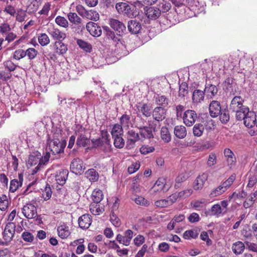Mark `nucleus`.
Here are the masks:
<instances>
[{"label": "nucleus", "instance_id": "f257e3e1", "mask_svg": "<svg viewBox=\"0 0 257 257\" xmlns=\"http://www.w3.org/2000/svg\"><path fill=\"white\" fill-rule=\"evenodd\" d=\"M108 24L110 27H102L105 37L107 39L118 43L120 41V37L126 32V27L122 22L112 18L109 19Z\"/></svg>", "mask_w": 257, "mask_h": 257}, {"label": "nucleus", "instance_id": "f03ea898", "mask_svg": "<svg viewBox=\"0 0 257 257\" xmlns=\"http://www.w3.org/2000/svg\"><path fill=\"white\" fill-rule=\"evenodd\" d=\"M115 7L118 14L126 16L129 18H136L139 14L135 5H129L125 2L117 3Z\"/></svg>", "mask_w": 257, "mask_h": 257}, {"label": "nucleus", "instance_id": "7ed1b4c3", "mask_svg": "<svg viewBox=\"0 0 257 257\" xmlns=\"http://www.w3.org/2000/svg\"><path fill=\"white\" fill-rule=\"evenodd\" d=\"M16 225L13 222H9L7 224L3 232V238L7 242H10L15 233Z\"/></svg>", "mask_w": 257, "mask_h": 257}, {"label": "nucleus", "instance_id": "20e7f679", "mask_svg": "<svg viewBox=\"0 0 257 257\" xmlns=\"http://www.w3.org/2000/svg\"><path fill=\"white\" fill-rule=\"evenodd\" d=\"M197 114L194 110L188 109L185 111L183 115L184 123L188 126H191L195 123Z\"/></svg>", "mask_w": 257, "mask_h": 257}, {"label": "nucleus", "instance_id": "39448f33", "mask_svg": "<svg viewBox=\"0 0 257 257\" xmlns=\"http://www.w3.org/2000/svg\"><path fill=\"white\" fill-rule=\"evenodd\" d=\"M22 213L29 219L35 218L37 215V208L31 203H28L24 206Z\"/></svg>", "mask_w": 257, "mask_h": 257}, {"label": "nucleus", "instance_id": "423d86ee", "mask_svg": "<svg viewBox=\"0 0 257 257\" xmlns=\"http://www.w3.org/2000/svg\"><path fill=\"white\" fill-rule=\"evenodd\" d=\"M133 231L131 229H127L124 232V235L117 234L116 237V240L119 243L125 246H128L133 237Z\"/></svg>", "mask_w": 257, "mask_h": 257}, {"label": "nucleus", "instance_id": "0eeeda50", "mask_svg": "<svg viewBox=\"0 0 257 257\" xmlns=\"http://www.w3.org/2000/svg\"><path fill=\"white\" fill-rule=\"evenodd\" d=\"M127 30L131 34H138L142 29L141 23L137 20H131L127 22Z\"/></svg>", "mask_w": 257, "mask_h": 257}, {"label": "nucleus", "instance_id": "6e6552de", "mask_svg": "<svg viewBox=\"0 0 257 257\" xmlns=\"http://www.w3.org/2000/svg\"><path fill=\"white\" fill-rule=\"evenodd\" d=\"M145 13L150 20H155L158 19L161 15V11L157 6L148 7L145 9Z\"/></svg>", "mask_w": 257, "mask_h": 257}, {"label": "nucleus", "instance_id": "1a4fd4ad", "mask_svg": "<svg viewBox=\"0 0 257 257\" xmlns=\"http://www.w3.org/2000/svg\"><path fill=\"white\" fill-rule=\"evenodd\" d=\"M70 169L73 173L81 174L84 170L83 161L79 158L74 159L71 163Z\"/></svg>", "mask_w": 257, "mask_h": 257}, {"label": "nucleus", "instance_id": "9d476101", "mask_svg": "<svg viewBox=\"0 0 257 257\" xmlns=\"http://www.w3.org/2000/svg\"><path fill=\"white\" fill-rule=\"evenodd\" d=\"M223 108H222L220 102L217 100H212L209 106L210 115L213 118L219 116Z\"/></svg>", "mask_w": 257, "mask_h": 257}, {"label": "nucleus", "instance_id": "9b49d317", "mask_svg": "<svg viewBox=\"0 0 257 257\" xmlns=\"http://www.w3.org/2000/svg\"><path fill=\"white\" fill-rule=\"evenodd\" d=\"M243 98L240 96H235L231 101L229 105V110L232 112L238 111V109L241 108L245 105H243Z\"/></svg>", "mask_w": 257, "mask_h": 257}, {"label": "nucleus", "instance_id": "f8f14e48", "mask_svg": "<svg viewBox=\"0 0 257 257\" xmlns=\"http://www.w3.org/2000/svg\"><path fill=\"white\" fill-rule=\"evenodd\" d=\"M86 28L93 37H98L102 34V30L100 27L94 22H88L86 25Z\"/></svg>", "mask_w": 257, "mask_h": 257}, {"label": "nucleus", "instance_id": "ddd939ff", "mask_svg": "<svg viewBox=\"0 0 257 257\" xmlns=\"http://www.w3.org/2000/svg\"><path fill=\"white\" fill-rule=\"evenodd\" d=\"M166 110L162 106H157L152 111V116L153 118L158 121H162L166 117Z\"/></svg>", "mask_w": 257, "mask_h": 257}, {"label": "nucleus", "instance_id": "4468645a", "mask_svg": "<svg viewBox=\"0 0 257 257\" xmlns=\"http://www.w3.org/2000/svg\"><path fill=\"white\" fill-rule=\"evenodd\" d=\"M48 32L54 40H57V41H63L66 38V34L64 33L54 27L49 28Z\"/></svg>", "mask_w": 257, "mask_h": 257}, {"label": "nucleus", "instance_id": "2eb2a0df", "mask_svg": "<svg viewBox=\"0 0 257 257\" xmlns=\"http://www.w3.org/2000/svg\"><path fill=\"white\" fill-rule=\"evenodd\" d=\"M224 155L226 159L227 165L230 168L235 166L236 159L233 152L229 149L226 148L224 150Z\"/></svg>", "mask_w": 257, "mask_h": 257}, {"label": "nucleus", "instance_id": "dca6fc26", "mask_svg": "<svg viewBox=\"0 0 257 257\" xmlns=\"http://www.w3.org/2000/svg\"><path fill=\"white\" fill-rule=\"evenodd\" d=\"M153 131L155 132V127L153 126H144L139 130V134L141 137L144 139H151L154 138V136Z\"/></svg>", "mask_w": 257, "mask_h": 257}, {"label": "nucleus", "instance_id": "f3484780", "mask_svg": "<svg viewBox=\"0 0 257 257\" xmlns=\"http://www.w3.org/2000/svg\"><path fill=\"white\" fill-rule=\"evenodd\" d=\"M154 98L155 103L158 106H162L164 108L167 107L170 102L169 98L165 95L161 94L155 95Z\"/></svg>", "mask_w": 257, "mask_h": 257}, {"label": "nucleus", "instance_id": "a211bd4d", "mask_svg": "<svg viewBox=\"0 0 257 257\" xmlns=\"http://www.w3.org/2000/svg\"><path fill=\"white\" fill-rule=\"evenodd\" d=\"M78 221L80 228L82 229H87L90 226L92 220L90 215L85 214L79 218Z\"/></svg>", "mask_w": 257, "mask_h": 257}, {"label": "nucleus", "instance_id": "6ab92c4d", "mask_svg": "<svg viewBox=\"0 0 257 257\" xmlns=\"http://www.w3.org/2000/svg\"><path fill=\"white\" fill-rule=\"evenodd\" d=\"M244 125L248 127H252L255 124L256 115L253 111H249L243 119Z\"/></svg>", "mask_w": 257, "mask_h": 257}, {"label": "nucleus", "instance_id": "aec40b11", "mask_svg": "<svg viewBox=\"0 0 257 257\" xmlns=\"http://www.w3.org/2000/svg\"><path fill=\"white\" fill-rule=\"evenodd\" d=\"M68 175V170L63 169L59 170L55 175V180L57 183L60 185H63L67 179Z\"/></svg>", "mask_w": 257, "mask_h": 257}, {"label": "nucleus", "instance_id": "412c9836", "mask_svg": "<svg viewBox=\"0 0 257 257\" xmlns=\"http://www.w3.org/2000/svg\"><path fill=\"white\" fill-rule=\"evenodd\" d=\"M137 108L139 111L146 117H149L152 114L153 106L151 103H143L142 105L137 106Z\"/></svg>", "mask_w": 257, "mask_h": 257}, {"label": "nucleus", "instance_id": "4be33fe9", "mask_svg": "<svg viewBox=\"0 0 257 257\" xmlns=\"http://www.w3.org/2000/svg\"><path fill=\"white\" fill-rule=\"evenodd\" d=\"M90 144L89 138L87 137L84 134H80L78 135L76 140V145L78 147H86Z\"/></svg>", "mask_w": 257, "mask_h": 257}, {"label": "nucleus", "instance_id": "5701e85b", "mask_svg": "<svg viewBox=\"0 0 257 257\" xmlns=\"http://www.w3.org/2000/svg\"><path fill=\"white\" fill-rule=\"evenodd\" d=\"M205 91L200 89H195L192 93V102L195 103L202 102L205 97Z\"/></svg>", "mask_w": 257, "mask_h": 257}, {"label": "nucleus", "instance_id": "b1692460", "mask_svg": "<svg viewBox=\"0 0 257 257\" xmlns=\"http://www.w3.org/2000/svg\"><path fill=\"white\" fill-rule=\"evenodd\" d=\"M40 155H30L28 159V164L30 166H34L36 165V164H38L36 167L34 169L33 172L34 173H36L40 169V167L41 165L39 164V163L40 162Z\"/></svg>", "mask_w": 257, "mask_h": 257}, {"label": "nucleus", "instance_id": "393cba45", "mask_svg": "<svg viewBox=\"0 0 257 257\" xmlns=\"http://www.w3.org/2000/svg\"><path fill=\"white\" fill-rule=\"evenodd\" d=\"M207 174L203 173L197 177L193 184V188L195 190H198L203 187L205 182L207 179Z\"/></svg>", "mask_w": 257, "mask_h": 257}, {"label": "nucleus", "instance_id": "a878e982", "mask_svg": "<svg viewBox=\"0 0 257 257\" xmlns=\"http://www.w3.org/2000/svg\"><path fill=\"white\" fill-rule=\"evenodd\" d=\"M127 146L130 145H134L136 142L140 139L139 132L136 133V132L133 130H129L127 133Z\"/></svg>", "mask_w": 257, "mask_h": 257}, {"label": "nucleus", "instance_id": "bb28decb", "mask_svg": "<svg viewBox=\"0 0 257 257\" xmlns=\"http://www.w3.org/2000/svg\"><path fill=\"white\" fill-rule=\"evenodd\" d=\"M204 90L207 96L211 98L216 96L218 92V88L216 85L207 83Z\"/></svg>", "mask_w": 257, "mask_h": 257}, {"label": "nucleus", "instance_id": "cd10ccee", "mask_svg": "<svg viewBox=\"0 0 257 257\" xmlns=\"http://www.w3.org/2000/svg\"><path fill=\"white\" fill-rule=\"evenodd\" d=\"M170 1L162 0L159 2L158 5L156 6L161 11V14L168 12L171 8L172 5Z\"/></svg>", "mask_w": 257, "mask_h": 257}, {"label": "nucleus", "instance_id": "c85d7f7f", "mask_svg": "<svg viewBox=\"0 0 257 257\" xmlns=\"http://www.w3.org/2000/svg\"><path fill=\"white\" fill-rule=\"evenodd\" d=\"M174 133L177 138L181 139L184 138L187 135L186 127L183 125L176 126Z\"/></svg>", "mask_w": 257, "mask_h": 257}, {"label": "nucleus", "instance_id": "c756f323", "mask_svg": "<svg viewBox=\"0 0 257 257\" xmlns=\"http://www.w3.org/2000/svg\"><path fill=\"white\" fill-rule=\"evenodd\" d=\"M244 249V244L241 241H238L232 244V250L236 255L242 253Z\"/></svg>", "mask_w": 257, "mask_h": 257}, {"label": "nucleus", "instance_id": "7c9ffc66", "mask_svg": "<svg viewBox=\"0 0 257 257\" xmlns=\"http://www.w3.org/2000/svg\"><path fill=\"white\" fill-rule=\"evenodd\" d=\"M249 111V110L248 107L244 106L242 107L240 109H238V111H235L234 112L235 113L236 118L237 120H241L245 118L247 113H248Z\"/></svg>", "mask_w": 257, "mask_h": 257}, {"label": "nucleus", "instance_id": "2f4dec72", "mask_svg": "<svg viewBox=\"0 0 257 257\" xmlns=\"http://www.w3.org/2000/svg\"><path fill=\"white\" fill-rule=\"evenodd\" d=\"M161 138L165 143H169L171 140V136L168 127L163 126L160 132Z\"/></svg>", "mask_w": 257, "mask_h": 257}, {"label": "nucleus", "instance_id": "473e14b6", "mask_svg": "<svg viewBox=\"0 0 257 257\" xmlns=\"http://www.w3.org/2000/svg\"><path fill=\"white\" fill-rule=\"evenodd\" d=\"M123 133V131L122 126L118 123H116L113 126L111 132V134L112 135V138H114L115 137L122 136Z\"/></svg>", "mask_w": 257, "mask_h": 257}, {"label": "nucleus", "instance_id": "72a5a7b5", "mask_svg": "<svg viewBox=\"0 0 257 257\" xmlns=\"http://www.w3.org/2000/svg\"><path fill=\"white\" fill-rule=\"evenodd\" d=\"M165 182L166 180L164 179H158L152 187V190L155 192L162 191L165 187Z\"/></svg>", "mask_w": 257, "mask_h": 257}, {"label": "nucleus", "instance_id": "f704fd0d", "mask_svg": "<svg viewBox=\"0 0 257 257\" xmlns=\"http://www.w3.org/2000/svg\"><path fill=\"white\" fill-rule=\"evenodd\" d=\"M58 235L61 238H67L70 234L69 228L65 225H61L57 228Z\"/></svg>", "mask_w": 257, "mask_h": 257}, {"label": "nucleus", "instance_id": "c9c22d12", "mask_svg": "<svg viewBox=\"0 0 257 257\" xmlns=\"http://www.w3.org/2000/svg\"><path fill=\"white\" fill-rule=\"evenodd\" d=\"M86 177L91 182L97 181L99 178L98 172L94 169H90L85 172Z\"/></svg>", "mask_w": 257, "mask_h": 257}, {"label": "nucleus", "instance_id": "e433bc0d", "mask_svg": "<svg viewBox=\"0 0 257 257\" xmlns=\"http://www.w3.org/2000/svg\"><path fill=\"white\" fill-rule=\"evenodd\" d=\"M131 115H128L126 113L123 114L119 118V122L122 127L124 128H128L130 124H131Z\"/></svg>", "mask_w": 257, "mask_h": 257}, {"label": "nucleus", "instance_id": "4c0bfd02", "mask_svg": "<svg viewBox=\"0 0 257 257\" xmlns=\"http://www.w3.org/2000/svg\"><path fill=\"white\" fill-rule=\"evenodd\" d=\"M220 120L222 123H226L228 122L230 119V116L229 114V110L226 108H223L221 110V112H220L219 115Z\"/></svg>", "mask_w": 257, "mask_h": 257}, {"label": "nucleus", "instance_id": "58836bf2", "mask_svg": "<svg viewBox=\"0 0 257 257\" xmlns=\"http://www.w3.org/2000/svg\"><path fill=\"white\" fill-rule=\"evenodd\" d=\"M62 41H56L55 43L56 53L59 55L64 54L67 51V46L63 43Z\"/></svg>", "mask_w": 257, "mask_h": 257}, {"label": "nucleus", "instance_id": "ea45409f", "mask_svg": "<svg viewBox=\"0 0 257 257\" xmlns=\"http://www.w3.org/2000/svg\"><path fill=\"white\" fill-rule=\"evenodd\" d=\"M188 178V175L185 173L179 174L175 179V184L174 188L176 189L179 188L181 186V183L185 181Z\"/></svg>", "mask_w": 257, "mask_h": 257}, {"label": "nucleus", "instance_id": "a19ab883", "mask_svg": "<svg viewBox=\"0 0 257 257\" xmlns=\"http://www.w3.org/2000/svg\"><path fill=\"white\" fill-rule=\"evenodd\" d=\"M76 10L77 13L82 17L86 18L88 19H91V15L82 5H78L76 8Z\"/></svg>", "mask_w": 257, "mask_h": 257}, {"label": "nucleus", "instance_id": "79ce46f5", "mask_svg": "<svg viewBox=\"0 0 257 257\" xmlns=\"http://www.w3.org/2000/svg\"><path fill=\"white\" fill-rule=\"evenodd\" d=\"M103 194L100 190H95L92 193V199L94 203H99L103 199Z\"/></svg>", "mask_w": 257, "mask_h": 257}, {"label": "nucleus", "instance_id": "37998d69", "mask_svg": "<svg viewBox=\"0 0 257 257\" xmlns=\"http://www.w3.org/2000/svg\"><path fill=\"white\" fill-rule=\"evenodd\" d=\"M69 21L74 25H78L81 23V19L75 13H69L67 15Z\"/></svg>", "mask_w": 257, "mask_h": 257}, {"label": "nucleus", "instance_id": "c03bdc74", "mask_svg": "<svg viewBox=\"0 0 257 257\" xmlns=\"http://www.w3.org/2000/svg\"><path fill=\"white\" fill-rule=\"evenodd\" d=\"M90 210L92 214L97 215L102 213L104 209L100 207V205L98 203L93 202V203H91L90 205Z\"/></svg>", "mask_w": 257, "mask_h": 257}, {"label": "nucleus", "instance_id": "a18cd8bd", "mask_svg": "<svg viewBox=\"0 0 257 257\" xmlns=\"http://www.w3.org/2000/svg\"><path fill=\"white\" fill-rule=\"evenodd\" d=\"M188 93V85L186 82H182L179 86V96L184 98Z\"/></svg>", "mask_w": 257, "mask_h": 257}, {"label": "nucleus", "instance_id": "49530a36", "mask_svg": "<svg viewBox=\"0 0 257 257\" xmlns=\"http://www.w3.org/2000/svg\"><path fill=\"white\" fill-rule=\"evenodd\" d=\"M77 44L79 46L80 48L86 52H90L92 49V46L91 44L83 40L78 39L77 40Z\"/></svg>", "mask_w": 257, "mask_h": 257}, {"label": "nucleus", "instance_id": "de8ad7c7", "mask_svg": "<svg viewBox=\"0 0 257 257\" xmlns=\"http://www.w3.org/2000/svg\"><path fill=\"white\" fill-rule=\"evenodd\" d=\"M66 145V143H62L61 144H59L58 146H52L51 148H49L51 152L53 155H56L60 154L64 152V149Z\"/></svg>", "mask_w": 257, "mask_h": 257}, {"label": "nucleus", "instance_id": "09e8293b", "mask_svg": "<svg viewBox=\"0 0 257 257\" xmlns=\"http://www.w3.org/2000/svg\"><path fill=\"white\" fill-rule=\"evenodd\" d=\"M42 197L46 201L49 200L52 196V190L50 185L46 184L44 189L42 191Z\"/></svg>", "mask_w": 257, "mask_h": 257}, {"label": "nucleus", "instance_id": "8fccbe9b", "mask_svg": "<svg viewBox=\"0 0 257 257\" xmlns=\"http://www.w3.org/2000/svg\"><path fill=\"white\" fill-rule=\"evenodd\" d=\"M204 127L203 124L201 123L196 124L193 128V133L195 136H201L204 131Z\"/></svg>", "mask_w": 257, "mask_h": 257}, {"label": "nucleus", "instance_id": "3c124183", "mask_svg": "<svg viewBox=\"0 0 257 257\" xmlns=\"http://www.w3.org/2000/svg\"><path fill=\"white\" fill-rule=\"evenodd\" d=\"M110 220L115 227H119L121 225V221L119 218L116 215L113 210L110 214Z\"/></svg>", "mask_w": 257, "mask_h": 257}, {"label": "nucleus", "instance_id": "603ef678", "mask_svg": "<svg viewBox=\"0 0 257 257\" xmlns=\"http://www.w3.org/2000/svg\"><path fill=\"white\" fill-rule=\"evenodd\" d=\"M198 236V233L197 231L193 230H186L183 234V237L185 239H189L190 238H196Z\"/></svg>", "mask_w": 257, "mask_h": 257}, {"label": "nucleus", "instance_id": "864d4df0", "mask_svg": "<svg viewBox=\"0 0 257 257\" xmlns=\"http://www.w3.org/2000/svg\"><path fill=\"white\" fill-rule=\"evenodd\" d=\"M226 191L225 189V187H224L221 184L216 188L214 190H213L210 194V196L211 197H214L216 196H217L218 195H221L223 192H224Z\"/></svg>", "mask_w": 257, "mask_h": 257}, {"label": "nucleus", "instance_id": "5fc2aeb1", "mask_svg": "<svg viewBox=\"0 0 257 257\" xmlns=\"http://www.w3.org/2000/svg\"><path fill=\"white\" fill-rule=\"evenodd\" d=\"M56 23L60 26L67 28L68 26V21L63 17L58 16L55 19Z\"/></svg>", "mask_w": 257, "mask_h": 257}, {"label": "nucleus", "instance_id": "6e6d98bb", "mask_svg": "<svg viewBox=\"0 0 257 257\" xmlns=\"http://www.w3.org/2000/svg\"><path fill=\"white\" fill-rule=\"evenodd\" d=\"M39 43L43 46H46L50 42L49 37L45 33L41 34L38 37Z\"/></svg>", "mask_w": 257, "mask_h": 257}, {"label": "nucleus", "instance_id": "4d7b16f0", "mask_svg": "<svg viewBox=\"0 0 257 257\" xmlns=\"http://www.w3.org/2000/svg\"><path fill=\"white\" fill-rule=\"evenodd\" d=\"M22 185V182H18L17 179H14L10 182V191L12 192H15Z\"/></svg>", "mask_w": 257, "mask_h": 257}, {"label": "nucleus", "instance_id": "13d9d810", "mask_svg": "<svg viewBox=\"0 0 257 257\" xmlns=\"http://www.w3.org/2000/svg\"><path fill=\"white\" fill-rule=\"evenodd\" d=\"M217 162V156L215 153H211L209 154L207 162V165L208 167H211L215 165Z\"/></svg>", "mask_w": 257, "mask_h": 257}, {"label": "nucleus", "instance_id": "bf43d9fd", "mask_svg": "<svg viewBox=\"0 0 257 257\" xmlns=\"http://www.w3.org/2000/svg\"><path fill=\"white\" fill-rule=\"evenodd\" d=\"M90 142H91L92 144V148H98L102 147V146L105 144L102 139H101L100 138H98L96 139H92L90 140Z\"/></svg>", "mask_w": 257, "mask_h": 257}, {"label": "nucleus", "instance_id": "052dcab7", "mask_svg": "<svg viewBox=\"0 0 257 257\" xmlns=\"http://www.w3.org/2000/svg\"><path fill=\"white\" fill-rule=\"evenodd\" d=\"M9 201L7 197L3 195L0 197V209L2 211L5 210L8 207Z\"/></svg>", "mask_w": 257, "mask_h": 257}, {"label": "nucleus", "instance_id": "680f3d73", "mask_svg": "<svg viewBox=\"0 0 257 257\" xmlns=\"http://www.w3.org/2000/svg\"><path fill=\"white\" fill-rule=\"evenodd\" d=\"M114 145L119 149L122 148L124 145V141L121 136L114 138Z\"/></svg>", "mask_w": 257, "mask_h": 257}, {"label": "nucleus", "instance_id": "e2e57ef3", "mask_svg": "<svg viewBox=\"0 0 257 257\" xmlns=\"http://www.w3.org/2000/svg\"><path fill=\"white\" fill-rule=\"evenodd\" d=\"M146 122V120L144 118L141 116H138L135 122V127L138 128L139 130L142 129L143 127L146 126L145 125Z\"/></svg>", "mask_w": 257, "mask_h": 257}, {"label": "nucleus", "instance_id": "0e129e2a", "mask_svg": "<svg viewBox=\"0 0 257 257\" xmlns=\"http://www.w3.org/2000/svg\"><path fill=\"white\" fill-rule=\"evenodd\" d=\"M25 53L26 56L27 55L29 59L32 60L36 57L38 51L34 48H30L25 51Z\"/></svg>", "mask_w": 257, "mask_h": 257}, {"label": "nucleus", "instance_id": "69168bd1", "mask_svg": "<svg viewBox=\"0 0 257 257\" xmlns=\"http://www.w3.org/2000/svg\"><path fill=\"white\" fill-rule=\"evenodd\" d=\"M222 213V209L221 206L216 204L213 205L211 209V215H218Z\"/></svg>", "mask_w": 257, "mask_h": 257}, {"label": "nucleus", "instance_id": "338daca9", "mask_svg": "<svg viewBox=\"0 0 257 257\" xmlns=\"http://www.w3.org/2000/svg\"><path fill=\"white\" fill-rule=\"evenodd\" d=\"M26 56L25 51L22 49L16 50L13 54V58L16 60H20Z\"/></svg>", "mask_w": 257, "mask_h": 257}, {"label": "nucleus", "instance_id": "774afa93", "mask_svg": "<svg viewBox=\"0 0 257 257\" xmlns=\"http://www.w3.org/2000/svg\"><path fill=\"white\" fill-rule=\"evenodd\" d=\"M193 192L191 189L184 190L183 191L178 192L180 199H185L190 196Z\"/></svg>", "mask_w": 257, "mask_h": 257}]
</instances>
